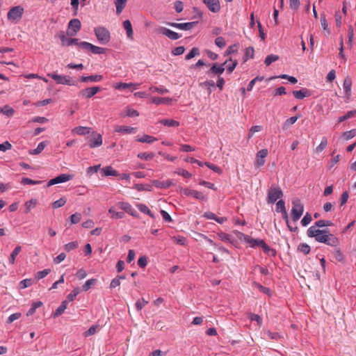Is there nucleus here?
<instances>
[{
  "instance_id": "nucleus-30",
  "label": "nucleus",
  "mask_w": 356,
  "mask_h": 356,
  "mask_svg": "<svg viewBox=\"0 0 356 356\" xmlns=\"http://www.w3.org/2000/svg\"><path fill=\"white\" fill-rule=\"evenodd\" d=\"M153 184L157 188H169L173 184L171 180H165V181H163L155 180L153 181Z\"/></svg>"
},
{
  "instance_id": "nucleus-4",
  "label": "nucleus",
  "mask_w": 356,
  "mask_h": 356,
  "mask_svg": "<svg viewBox=\"0 0 356 356\" xmlns=\"http://www.w3.org/2000/svg\"><path fill=\"white\" fill-rule=\"evenodd\" d=\"M23 13L24 8L21 6H14L9 10L7 18L11 22L17 23L21 19Z\"/></svg>"
},
{
  "instance_id": "nucleus-39",
  "label": "nucleus",
  "mask_w": 356,
  "mask_h": 356,
  "mask_svg": "<svg viewBox=\"0 0 356 356\" xmlns=\"http://www.w3.org/2000/svg\"><path fill=\"white\" fill-rule=\"evenodd\" d=\"M299 117L293 116L287 119L282 124L283 129H288L292 124H293Z\"/></svg>"
},
{
  "instance_id": "nucleus-8",
  "label": "nucleus",
  "mask_w": 356,
  "mask_h": 356,
  "mask_svg": "<svg viewBox=\"0 0 356 356\" xmlns=\"http://www.w3.org/2000/svg\"><path fill=\"white\" fill-rule=\"evenodd\" d=\"M182 193L188 197H192L196 200L200 201H205L207 200V197L203 193L197 191L196 190L191 189V188H184L181 190Z\"/></svg>"
},
{
  "instance_id": "nucleus-62",
  "label": "nucleus",
  "mask_w": 356,
  "mask_h": 356,
  "mask_svg": "<svg viewBox=\"0 0 356 356\" xmlns=\"http://www.w3.org/2000/svg\"><path fill=\"white\" fill-rule=\"evenodd\" d=\"M147 303L148 301L145 300L144 298H140L137 300L135 305L137 310L140 311Z\"/></svg>"
},
{
  "instance_id": "nucleus-44",
  "label": "nucleus",
  "mask_w": 356,
  "mask_h": 356,
  "mask_svg": "<svg viewBox=\"0 0 356 356\" xmlns=\"http://www.w3.org/2000/svg\"><path fill=\"white\" fill-rule=\"evenodd\" d=\"M327 145V140L326 137H323L320 144L316 147L315 151L317 153L321 152Z\"/></svg>"
},
{
  "instance_id": "nucleus-25",
  "label": "nucleus",
  "mask_w": 356,
  "mask_h": 356,
  "mask_svg": "<svg viewBox=\"0 0 356 356\" xmlns=\"http://www.w3.org/2000/svg\"><path fill=\"white\" fill-rule=\"evenodd\" d=\"M172 102V99L170 97H152V103L156 105L160 104H170Z\"/></svg>"
},
{
  "instance_id": "nucleus-59",
  "label": "nucleus",
  "mask_w": 356,
  "mask_h": 356,
  "mask_svg": "<svg viewBox=\"0 0 356 356\" xmlns=\"http://www.w3.org/2000/svg\"><path fill=\"white\" fill-rule=\"evenodd\" d=\"M78 247V243L76 241L70 242L64 245V249L67 252H70L72 250L76 249Z\"/></svg>"
},
{
  "instance_id": "nucleus-16",
  "label": "nucleus",
  "mask_w": 356,
  "mask_h": 356,
  "mask_svg": "<svg viewBox=\"0 0 356 356\" xmlns=\"http://www.w3.org/2000/svg\"><path fill=\"white\" fill-rule=\"evenodd\" d=\"M157 31L159 33H161V34L165 35L166 37H168V38H170V40H176L179 39V38H181V35L178 33H176V32H175L169 29H167L165 27L161 26L157 29Z\"/></svg>"
},
{
  "instance_id": "nucleus-47",
  "label": "nucleus",
  "mask_w": 356,
  "mask_h": 356,
  "mask_svg": "<svg viewBox=\"0 0 356 356\" xmlns=\"http://www.w3.org/2000/svg\"><path fill=\"white\" fill-rule=\"evenodd\" d=\"M124 112H125L124 116H127V117L133 118V117H136V116L139 115V113L136 110L131 108L129 106H127L125 108Z\"/></svg>"
},
{
  "instance_id": "nucleus-35",
  "label": "nucleus",
  "mask_w": 356,
  "mask_h": 356,
  "mask_svg": "<svg viewBox=\"0 0 356 356\" xmlns=\"http://www.w3.org/2000/svg\"><path fill=\"white\" fill-rule=\"evenodd\" d=\"M137 207L140 212L148 215L152 218H155L154 215L152 213V212L149 210V209L145 204H138Z\"/></svg>"
},
{
  "instance_id": "nucleus-61",
  "label": "nucleus",
  "mask_w": 356,
  "mask_h": 356,
  "mask_svg": "<svg viewBox=\"0 0 356 356\" xmlns=\"http://www.w3.org/2000/svg\"><path fill=\"white\" fill-rule=\"evenodd\" d=\"M81 290L79 287L74 289L67 296V299L70 301H73L77 295L80 293Z\"/></svg>"
},
{
  "instance_id": "nucleus-40",
  "label": "nucleus",
  "mask_w": 356,
  "mask_h": 356,
  "mask_svg": "<svg viewBox=\"0 0 356 356\" xmlns=\"http://www.w3.org/2000/svg\"><path fill=\"white\" fill-rule=\"evenodd\" d=\"M127 0H116L115 2L116 7V13L117 14H120L122 13V10L125 7L126 3Z\"/></svg>"
},
{
  "instance_id": "nucleus-12",
  "label": "nucleus",
  "mask_w": 356,
  "mask_h": 356,
  "mask_svg": "<svg viewBox=\"0 0 356 356\" xmlns=\"http://www.w3.org/2000/svg\"><path fill=\"white\" fill-rule=\"evenodd\" d=\"M99 90L100 88L98 86L86 88L79 92V96L85 99H90L96 95Z\"/></svg>"
},
{
  "instance_id": "nucleus-24",
  "label": "nucleus",
  "mask_w": 356,
  "mask_h": 356,
  "mask_svg": "<svg viewBox=\"0 0 356 356\" xmlns=\"http://www.w3.org/2000/svg\"><path fill=\"white\" fill-rule=\"evenodd\" d=\"M90 131H91L90 127L79 126V127H74L72 130V133L74 134L79 135V136H84V135L90 134Z\"/></svg>"
},
{
  "instance_id": "nucleus-18",
  "label": "nucleus",
  "mask_w": 356,
  "mask_h": 356,
  "mask_svg": "<svg viewBox=\"0 0 356 356\" xmlns=\"http://www.w3.org/2000/svg\"><path fill=\"white\" fill-rule=\"evenodd\" d=\"M203 2L212 13H218L220 9L219 0H203Z\"/></svg>"
},
{
  "instance_id": "nucleus-50",
  "label": "nucleus",
  "mask_w": 356,
  "mask_h": 356,
  "mask_svg": "<svg viewBox=\"0 0 356 356\" xmlns=\"http://www.w3.org/2000/svg\"><path fill=\"white\" fill-rule=\"evenodd\" d=\"M356 136V129H352L348 131H345L342 134V137L344 140H348Z\"/></svg>"
},
{
  "instance_id": "nucleus-22",
  "label": "nucleus",
  "mask_w": 356,
  "mask_h": 356,
  "mask_svg": "<svg viewBox=\"0 0 356 356\" xmlns=\"http://www.w3.org/2000/svg\"><path fill=\"white\" fill-rule=\"evenodd\" d=\"M352 80L349 76H347L343 83V88L346 93V97L349 99L351 95Z\"/></svg>"
},
{
  "instance_id": "nucleus-5",
  "label": "nucleus",
  "mask_w": 356,
  "mask_h": 356,
  "mask_svg": "<svg viewBox=\"0 0 356 356\" xmlns=\"http://www.w3.org/2000/svg\"><path fill=\"white\" fill-rule=\"evenodd\" d=\"M282 196V189L277 186H272L268 191L267 202L269 204H273Z\"/></svg>"
},
{
  "instance_id": "nucleus-7",
  "label": "nucleus",
  "mask_w": 356,
  "mask_h": 356,
  "mask_svg": "<svg viewBox=\"0 0 356 356\" xmlns=\"http://www.w3.org/2000/svg\"><path fill=\"white\" fill-rule=\"evenodd\" d=\"M48 76L53 79L58 84L76 86V82L73 81L69 76H62L57 74H48Z\"/></svg>"
},
{
  "instance_id": "nucleus-2",
  "label": "nucleus",
  "mask_w": 356,
  "mask_h": 356,
  "mask_svg": "<svg viewBox=\"0 0 356 356\" xmlns=\"http://www.w3.org/2000/svg\"><path fill=\"white\" fill-rule=\"evenodd\" d=\"M291 218L293 221L298 220L304 212V205L299 198H293L291 202Z\"/></svg>"
},
{
  "instance_id": "nucleus-53",
  "label": "nucleus",
  "mask_w": 356,
  "mask_h": 356,
  "mask_svg": "<svg viewBox=\"0 0 356 356\" xmlns=\"http://www.w3.org/2000/svg\"><path fill=\"white\" fill-rule=\"evenodd\" d=\"M246 241L250 244L252 248H255L257 246L261 247V244H260V241H264L262 239H254L252 238H248Z\"/></svg>"
},
{
  "instance_id": "nucleus-27",
  "label": "nucleus",
  "mask_w": 356,
  "mask_h": 356,
  "mask_svg": "<svg viewBox=\"0 0 356 356\" xmlns=\"http://www.w3.org/2000/svg\"><path fill=\"white\" fill-rule=\"evenodd\" d=\"M223 64L224 66L226 65L227 72L230 74L234 70L238 64V62L237 60H232V58H229Z\"/></svg>"
},
{
  "instance_id": "nucleus-57",
  "label": "nucleus",
  "mask_w": 356,
  "mask_h": 356,
  "mask_svg": "<svg viewBox=\"0 0 356 356\" xmlns=\"http://www.w3.org/2000/svg\"><path fill=\"white\" fill-rule=\"evenodd\" d=\"M42 182V181L33 180V179H31L26 178V177H24V178H22V181H21V183H22L23 185H28V184H33V185H35V184H40Z\"/></svg>"
},
{
  "instance_id": "nucleus-49",
  "label": "nucleus",
  "mask_w": 356,
  "mask_h": 356,
  "mask_svg": "<svg viewBox=\"0 0 356 356\" xmlns=\"http://www.w3.org/2000/svg\"><path fill=\"white\" fill-rule=\"evenodd\" d=\"M253 286L257 287L261 292L267 294L268 296H270V289L268 287H265L260 284L259 283H257L256 282H253Z\"/></svg>"
},
{
  "instance_id": "nucleus-37",
  "label": "nucleus",
  "mask_w": 356,
  "mask_h": 356,
  "mask_svg": "<svg viewBox=\"0 0 356 356\" xmlns=\"http://www.w3.org/2000/svg\"><path fill=\"white\" fill-rule=\"evenodd\" d=\"M102 172L104 176H117L118 175V172L111 166H106L102 168Z\"/></svg>"
},
{
  "instance_id": "nucleus-54",
  "label": "nucleus",
  "mask_w": 356,
  "mask_h": 356,
  "mask_svg": "<svg viewBox=\"0 0 356 356\" xmlns=\"http://www.w3.org/2000/svg\"><path fill=\"white\" fill-rule=\"evenodd\" d=\"M200 54V50L197 47H193L191 51L190 52H188L186 55V58L185 59L186 60H190L193 58H194L195 56H197Z\"/></svg>"
},
{
  "instance_id": "nucleus-21",
  "label": "nucleus",
  "mask_w": 356,
  "mask_h": 356,
  "mask_svg": "<svg viewBox=\"0 0 356 356\" xmlns=\"http://www.w3.org/2000/svg\"><path fill=\"white\" fill-rule=\"evenodd\" d=\"M139 83H115L113 87L116 89V90H125L127 88H131L133 87L134 89H137L138 87L139 86Z\"/></svg>"
},
{
  "instance_id": "nucleus-29",
  "label": "nucleus",
  "mask_w": 356,
  "mask_h": 356,
  "mask_svg": "<svg viewBox=\"0 0 356 356\" xmlns=\"http://www.w3.org/2000/svg\"><path fill=\"white\" fill-rule=\"evenodd\" d=\"M123 26L126 31L127 37L129 39H132L134 33H133V29H132V26H131V22L128 19L124 21Z\"/></svg>"
},
{
  "instance_id": "nucleus-41",
  "label": "nucleus",
  "mask_w": 356,
  "mask_h": 356,
  "mask_svg": "<svg viewBox=\"0 0 356 356\" xmlns=\"http://www.w3.org/2000/svg\"><path fill=\"white\" fill-rule=\"evenodd\" d=\"M332 225V222L330 220H319L316 221L314 224V225H312V227H316V228L318 227H329Z\"/></svg>"
},
{
  "instance_id": "nucleus-17",
  "label": "nucleus",
  "mask_w": 356,
  "mask_h": 356,
  "mask_svg": "<svg viewBox=\"0 0 356 356\" xmlns=\"http://www.w3.org/2000/svg\"><path fill=\"white\" fill-rule=\"evenodd\" d=\"M102 136L100 134L92 132V137L90 139L88 145L90 148H95L102 145Z\"/></svg>"
},
{
  "instance_id": "nucleus-38",
  "label": "nucleus",
  "mask_w": 356,
  "mask_h": 356,
  "mask_svg": "<svg viewBox=\"0 0 356 356\" xmlns=\"http://www.w3.org/2000/svg\"><path fill=\"white\" fill-rule=\"evenodd\" d=\"M22 250L21 246L17 245L15 248V249L13 250V252L10 254V256L9 257V263L10 264H14L15 262V258L19 254Z\"/></svg>"
},
{
  "instance_id": "nucleus-33",
  "label": "nucleus",
  "mask_w": 356,
  "mask_h": 356,
  "mask_svg": "<svg viewBox=\"0 0 356 356\" xmlns=\"http://www.w3.org/2000/svg\"><path fill=\"white\" fill-rule=\"evenodd\" d=\"M136 140L140 143H152L153 142L156 141L157 138L154 136L145 134L142 137H138Z\"/></svg>"
},
{
  "instance_id": "nucleus-28",
  "label": "nucleus",
  "mask_w": 356,
  "mask_h": 356,
  "mask_svg": "<svg viewBox=\"0 0 356 356\" xmlns=\"http://www.w3.org/2000/svg\"><path fill=\"white\" fill-rule=\"evenodd\" d=\"M159 123L169 127H177L179 126V122L172 119H163L159 120Z\"/></svg>"
},
{
  "instance_id": "nucleus-26",
  "label": "nucleus",
  "mask_w": 356,
  "mask_h": 356,
  "mask_svg": "<svg viewBox=\"0 0 356 356\" xmlns=\"http://www.w3.org/2000/svg\"><path fill=\"white\" fill-rule=\"evenodd\" d=\"M136 128L127 126H117L115 128V131L122 134H131L135 132Z\"/></svg>"
},
{
  "instance_id": "nucleus-63",
  "label": "nucleus",
  "mask_w": 356,
  "mask_h": 356,
  "mask_svg": "<svg viewBox=\"0 0 356 356\" xmlns=\"http://www.w3.org/2000/svg\"><path fill=\"white\" fill-rule=\"evenodd\" d=\"M175 173L178 174L179 175H181L185 178H191L192 177V175L188 172L187 170L179 168L175 171Z\"/></svg>"
},
{
  "instance_id": "nucleus-11",
  "label": "nucleus",
  "mask_w": 356,
  "mask_h": 356,
  "mask_svg": "<svg viewBox=\"0 0 356 356\" xmlns=\"http://www.w3.org/2000/svg\"><path fill=\"white\" fill-rule=\"evenodd\" d=\"M116 207L120 209L133 217H138V214L137 211L132 207V206L127 202H118L116 204Z\"/></svg>"
},
{
  "instance_id": "nucleus-60",
  "label": "nucleus",
  "mask_w": 356,
  "mask_h": 356,
  "mask_svg": "<svg viewBox=\"0 0 356 356\" xmlns=\"http://www.w3.org/2000/svg\"><path fill=\"white\" fill-rule=\"evenodd\" d=\"M96 281L97 280L95 279L88 280L82 286L83 290L84 291H88L90 289L91 286L96 283Z\"/></svg>"
},
{
  "instance_id": "nucleus-36",
  "label": "nucleus",
  "mask_w": 356,
  "mask_h": 356,
  "mask_svg": "<svg viewBox=\"0 0 356 356\" xmlns=\"http://www.w3.org/2000/svg\"><path fill=\"white\" fill-rule=\"evenodd\" d=\"M67 301L64 300L61 302L60 305L56 309L55 312L53 314L54 317H57L61 315L67 308Z\"/></svg>"
},
{
  "instance_id": "nucleus-31",
  "label": "nucleus",
  "mask_w": 356,
  "mask_h": 356,
  "mask_svg": "<svg viewBox=\"0 0 356 356\" xmlns=\"http://www.w3.org/2000/svg\"><path fill=\"white\" fill-rule=\"evenodd\" d=\"M260 244H261V248L266 254L273 257L275 256L276 251L268 246L265 241H260Z\"/></svg>"
},
{
  "instance_id": "nucleus-15",
  "label": "nucleus",
  "mask_w": 356,
  "mask_h": 356,
  "mask_svg": "<svg viewBox=\"0 0 356 356\" xmlns=\"http://www.w3.org/2000/svg\"><path fill=\"white\" fill-rule=\"evenodd\" d=\"M197 24V22H186V23H176V22H168L167 24L177 28L181 30H190L195 26Z\"/></svg>"
},
{
  "instance_id": "nucleus-13",
  "label": "nucleus",
  "mask_w": 356,
  "mask_h": 356,
  "mask_svg": "<svg viewBox=\"0 0 356 356\" xmlns=\"http://www.w3.org/2000/svg\"><path fill=\"white\" fill-rule=\"evenodd\" d=\"M225 67L224 64L218 65L217 63L213 64L211 68L207 71V74L209 76L213 77L214 75H217L218 77L224 72Z\"/></svg>"
},
{
  "instance_id": "nucleus-48",
  "label": "nucleus",
  "mask_w": 356,
  "mask_h": 356,
  "mask_svg": "<svg viewBox=\"0 0 356 356\" xmlns=\"http://www.w3.org/2000/svg\"><path fill=\"white\" fill-rule=\"evenodd\" d=\"M204 165H206L209 169H211V170H213V172H215L219 175L222 174V170H221V168L220 167H218V165H216L213 163H211L209 162H204Z\"/></svg>"
},
{
  "instance_id": "nucleus-10",
  "label": "nucleus",
  "mask_w": 356,
  "mask_h": 356,
  "mask_svg": "<svg viewBox=\"0 0 356 356\" xmlns=\"http://www.w3.org/2000/svg\"><path fill=\"white\" fill-rule=\"evenodd\" d=\"M268 153V152L267 149H262L257 153L256 159L254 163L256 168H259L265 164V159L267 156Z\"/></svg>"
},
{
  "instance_id": "nucleus-20",
  "label": "nucleus",
  "mask_w": 356,
  "mask_h": 356,
  "mask_svg": "<svg viewBox=\"0 0 356 356\" xmlns=\"http://www.w3.org/2000/svg\"><path fill=\"white\" fill-rule=\"evenodd\" d=\"M103 79V76L100 74H95L90 76H82L80 78V81L83 83L87 82H99Z\"/></svg>"
},
{
  "instance_id": "nucleus-42",
  "label": "nucleus",
  "mask_w": 356,
  "mask_h": 356,
  "mask_svg": "<svg viewBox=\"0 0 356 356\" xmlns=\"http://www.w3.org/2000/svg\"><path fill=\"white\" fill-rule=\"evenodd\" d=\"M355 115H356V110H353L347 112V113L343 116H341L338 118V123L342 122L345 120H348L349 118L353 117Z\"/></svg>"
},
{
  "instance_id": "nucleus-64",
  "label": "nucleus",
  "mask_w": 356,
  "mask_h": 356,
  "mask_svg": "<svg viewBox=\"0 0 356 356\" xmlns=\"http://www.w3.org/2000/svg\"><path fill=\"white\" fill-rule=\"evenodd\" d=\"M298 250L305 254H307L310 252V247L306 243H302L298 246Z\"/></svg>"
},
{
  "instance_id": "nucleus-1",
  "label": "nucleus",
  "mask_w": 356,
  "mask_h": 356,
  "mask_svg": "<svg viewBox=\"0 0 356 356\" xmlns=\"http://www.w3.org/2000/svg\"><path fill=\"white\" fill-rule=\"evenodd\" d=\"M307 234L310 238H314L317 242L325 243L330 246H337L339 245L338 238L332 234L329 233L327 229H319L316 227H310Z\"/></svg>"
},
{
  "instance_id": "nucleus-34",
  "label": "nucleus",
  "mask_w": 356,
  "mask_h": 356,
  "mask_svg": "<svg viewBox=\"0 0 356 356\" xmlns=\"http://www.w3.org/2000/svg\"><path fill=\"white\" fill-rule=\"evenodd\" d=\"M38 204V201L35 199H31L24 203L25 213H28L32 209H34Z\"/></svg>"
},
{
  "instance_id": "nucleus-43",
  "label": "nucleus",
  "mask_w": 356,
  "mask_h": 356,
  "mask_svg": "<svg viewBox=\"0 0 356 356\" xmlns=\"http://www.w3.org/2000/svg\"><path fill=\"white\" fill-rule=\"evenodd\" d=\"M45 146H46L45 142H40L38 145L37 147L34 149L31 150L29 153L33 155L38 154L42 152V150L44 149Z\"/></svg>"
},
{
  "instance_id": "nucleus-3",
  "label": "nucleus",
  "mask_w": 356,
  "mask_h": 356,
  "mask_svg": "<svg viewBox=\"0 0 356 356\" xmlns=\"http://www.w3.org/2000/svg\"><path fill=\"white\" fill-rule=\"evenodd\" d=\"M94 32L99 42L102 44H106L110 41V32L104 26L95 28Z\"/></svg>"
},
{
  "instance_id": "nucleus-6",
  "label": "nucleus",
  "mask_w": 356,
  "mask_h": 356,
  "mask_svg": "<svg viewBox=\"0 0 356 356\" xmlns=\"http://www.w3.org/2000/svg\"><path fill=\"white\" fill-rule=\"evenodd\" d=\"M79 47L86 51H90L94 54H103L106 52V49L103 47L95 46L88 42H81Z\"/></svg>"
},
{
  "instance_id": "nucleus-46",
  "label": "nucleus",
  "mask_w": 356,
  "mask_h": 356,
  "mask_svg": "<svg viewBox=\"0 0 356 356\" xmlns=\"http://www.w3.org/2000/svg\"><path fill=\"white\" fill-rule=\"evenodd\" d=\"M200 86L201 87H207L208 88L209 94H211L212 92V90L211 88H214L216 84L213 81L209 80V81H205L204 82L200 83Z\"/></svg>"
},
{
  "instance_id": "nucleus-52",
  "label": "nucleus",
  "mask_w": 356,
  "mask_h": 356,
  "mask_svg": "<svg viewBox=\"0 0 356 356\" xmlns=\"http://www.w3.org/2000/svg\"><path fill=\"white\" fill-rule=\"evenodd\" d=\"M279 59V56L274 54H270L266 56L264 63L266 66H269L273 62Z\"/></svg>"
},
{
  "instance_id": "nucleus-55",
  "label": "nucleus",
  "mask_w": 356,
  "mask_h": 356,
  "mask_svg": "<svg viewBox=\"0 0 356 356\" xmlns=\"http://www.w3.org/2000/svg\"><path fill=\"white\" fill-rule=\"evenodd\" d=\"M137 156L140 159L149 161L154 158V153L142 152V153H139Z\"/></svg>"
},
{
  "instance_id": "nucleus-32",
  "label": "nucleus",
  "mask_w": 356,
  "mask_h": 356,
  "mask_svg": "<svg viewBox=\"0 0 356 356\" xmlns=\"http://www.w3.org/2000/svg\"><path fill=\"white\" fill-rule=\"evenodd\" d=\"M108 213L111 214V218L121 219L124 217V213L123 212L116 211L114 207H111L108 209Z\"/></svg>"
},
{
  "instance_id": "nucleus-45",
  "label": "nucleus",
  "mask_w": 356,
  "mask_h": 356,
  "mask_svg": "<svg viewBox=\"0 0 356 356\" xmlns=\"http://www.w3.org/2000/svg\"><path fill=\"white\" fill-rule=\"evenodd\" d=\"M149 90L152 92H157V93H159L161 95L168 93L169 92V90L167 88H165L163 86H159V87L152 86L149 88Z\"/></svg>"
},
{
  "instance_id": "nucleus-14",
  "label": "nucleus",
  "mask_w": 356,
  "mask_h": 356,
  "mask_svg": "<svg viewBox=\"0 0 356 356\" xmlns=\"http://www.w3.org/2000/svg\"><path fill=\"white\" fill-rule=\"evenodd\" d=\"M72 175H67V174H61V175L57 176L56 177L49 180L47 184V186L49 187L54 184L64 183L67 181H70V179H72Z\"/></svg>"
},
{
  "instance_id": "nucleus-51",
  "label": "nucleus",
  "mask_w": 356,
  "mask_h": 356,
  "mask_svg": "<svg viewBox=\"0 0 356 356\" xmlns=\"http://www.w3.org/2000/svg\"><path fill=\"white\" fill-rule=\"evenodd\" d=\"M0 113L6 115L8 117H10L14 113V110L8 106H5L3 108H0Z\"/></svg>"
},
{
  "instance_id": "nucleus-9",
  "label": "nucleus",
  "mask_w": 356,
  "mask_h": 356,
  "mask_svg": "<svg viewBox=\"0 0 356 356\" xmlns=\"http://www.w3.org/2000/svg\"><path fill=\"white\" fill-rule=\"evenodd\" d=\"M81 22L78 19H72L68 24L67 33L70 36H74L81 29Z\"/></svg>"
},
{
  "instance_id": "nucleus-23",
  "label": "nucleus",
  "mask_w": 356,
  "mask_h": 356,
  "mask_svg": "<svg viewBox=\"0 0 356 356\" xmlns=\"http://www.w3.org/2000/svg\"><path fill=\"white\" fill-rule=\"evenodd\" d=\"M293 95L296 99H302L306 97H309L311 95V92L309 90L302 88L300 90H293Z\"/></svg>"
},
{
  "instance_id": "nucleus-19",
  "label": "nucleus",
  "mask_w": 356,
  "mask_h": 356,
  "mask_svg": "<svg viewBox=\"0 0 356 356\" xmlns=\"http://www.w3.org/2000/svg\"><path fill=\"white\" fill-rule=\"evenodd\" d=\"M59 37L62 44L64 46H70L72 44H76L79 46V44L80 43L78 39L67 38L63 33H60Z\"/></svg>"
},
{
  "instance_id": "nucleus-58",
  "label": "nucleus",
  "mask_w": 356,
  "mask_h": 356,
  "mask_svg": "<svg viewBox=\"0 0 356 356\" xmlns=\"http://www.w3.org/2000/svg\"><path fill=\"white\" fill-rule=\"evenodd\" d=\"M285 211H286L285 207V202L283 200H280L276 203V211L283 213Z\"/></svg>"
},
{
  "instance_id": "nucleus-56",
  "label": "nucleus",
  "mask_w": 356,
  "mask_h": 356,
  "mask_svg": "<svg viewBox=\"0 0 356 356\" xmlns=\"http://www.w3.org/2000/svg\"><path fill=\"white\" fill-rule=\"evenodd\" d=\"M312 220L310 213H307L301 220V224L303 227L307 226Z\"/></svg>"
}]
</instances>
